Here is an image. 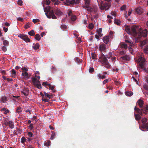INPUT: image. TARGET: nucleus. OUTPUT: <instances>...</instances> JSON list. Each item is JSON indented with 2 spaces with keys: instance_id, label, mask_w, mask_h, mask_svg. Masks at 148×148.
I'll list each match as a JSON object with an SVG mask.
<instances>
[{
  "instance_id": "23",
  "label": "nucleus",
  "mask_w": 148,
  "mask_h": 148,
  "mask_svg": "<svg viewBox=\"0 0 148 148\" xmlns=\"http://www.w3.org/2000/svg\"><path fill=\"white\" fill-rule=\"evenodd\" d=\"M42 100L43 101H44L45 102H47L49 101V99L47 98V97H46L45 96H44V95H42Z\"/></svg>"
},
{
  "instance_id": "48",
  "label": "nucleus",
  "mask_w": 148,
  "mask_h": 148,
  "mask_svg": "<svg viewBox=\"0 0 148 148\" xmlns=\"http://www.w3.org/2000/svg\"><path fill=\"white\" fill-rule=\"evenodd\" d=\"M144 51L145 53L148 54V47H147L144 48Z\"/></svg>"
},
{
  "instance_id": "9",
  "label": "nucleus",
  "mask_w": 148,
  "mask_h": 148,
  "mask_svg": "<svg viewBox=\"0 0 148 148\" xmlns=\"http://www.w3.org/2000/svg\"><path fill=\"white\" fill-rule=\"evenodd\" d=\"M18 37L22 39L26 42H30V39L26 35L20 34L18 35Z\"/></svg>"
},
{
  "instance_id": "61",
  "label": "nucleus",
  "mask_w": 148,
  "mask_h": 148,
  "mask_svg": "<svg viewBox=\"0 0 148 148\" xmlns=\"http://www.w3.org/2000/svg\"><path fill=\"white\" fill-rule=\"evenodd\" d=\"M132 10H129L128 13V16H130L131 15L132 12Z\"/></svg>"
},
{
  "instance_id": "57",
  "label": "nucleus",
  "mask_w": 148,
  "mask_h": 148,
  "mask_svg": "<svg viewBox=\"0 0 148 148\" xmlns=\"http://www.w3.org/2000/svg\"><path fill=\"white\" fill-rule=\"evenodd\" d=\"M50 0H46L45 4L47 5H48L50 4Z\"/></svg>"
},
{
  "instance_id": "30",
  "label": "nucleus",
  "mask_w": 148,
  "mask_h": 148,
  "mask_svg": "<svg viewBox=\"0 0 148 148\" xmlns=\"http://www.w3.org/2000/svg\"><path fill=\"white\" fill-rule=\"evenodd\" d=\"M28 34L31 36H34L35 34L34 30H32L31 31L28 32Z\"/></svg>"
},
{
  "instance_id": "36",
  "label": "nucleus",
  "mask_w": 148,
  "mask_h": 148,
  "mask_svg": "<svg viewBox=\"0 0 148 148\" xmlns=\"http://www.w3.org/2000/svg\"><path fill=\"white\" fill-rule=\"evenodd\" d=\"M64 3L65 4H67V5H69V4H72V3L71 2V1L66 0V1H65L64 2Z\"/></svg>"
},
{
  "instance_id": "53",
  "label": "nucleus",
  "mask_w": 148,
  "mask_h": 148,
  "mask_svg": "<svg viewBox=\"0 0 148 148\" xmlns=\"http://www.w3.org/2000/svg\"><path fill=\"white\" fill-rule=\"evenodd\" d=\"M30 27V24L29 23H27L25 26V28L26 29Z\"/></svg>"
},
{
  "instance_id": "50",
  "label": "nucleus",
  "mask_w": 148,
  "mask_h": 148,
  "mask_svg": "<svg viewBox=\"0 0 148 148\" xmlns=\"http://www.w3.org/2000/svg\"><path fill=\"white\" fill-rule=\"evenodd\" d=\"M126 8V6L125 5H123L121 8V10H125Z\"/></svg>"
},
{
  "instance_id": "37",
  "label": "nucleus",
  "mask_w": 148,
  "mask_h": 148,
  "mask_svg": "<svg viewBox=\"0 0 148 148\" xmlns=\"http://www.w3.org/2000/svg\"><path fill=\"white\" fill-rule=\"evenodd\" d=\"M44 96H45L46 97H47L49 99L51 98V96L49 95L48 93H46V92H44Z\"/></svg>"
},
{
  "instance_id": "1",
  "label": "nucleus",
  "mask_w": 148,
  "mask_h": 148,
  "mask_svg": "<svg viewBox=\"0 0 148 148\" xmlns=\"http://www.w3.org/2000/svg\"><path fill=\"white\" fill-rule=\"evenodd\" d=\"M125 30L128 34L132 35L137 39L142 36L146 37L148 34L147 29H145L142 31L141 28H139V27L136 26H133L131 27L127 26L125 27Z\"/></svg>"
},
{
  "instance_id": "42",
  "label": "nucleus",
  "mask_w": 148,
  "mask_h": 148,
  "mask_svg": "<svg viewBox=\"0 0 148 148\" xmlns=\"http://www.w3.org/2000/svg\"><path fill=\"white\" fill-rule=\"evenodd\" d=\"M71 16V18L72 21H75L76 19V16L74 15H72Z\"/></svg>"
},
{
  "instance_id": "39",
  "label": "nucleus",
  "mask_w": 148,
  "mask_h": 148,
  "mask_svg": "<svg viewBox=\"0 0 148 148\" xmlns=\"http://www.w3.org/2000/svg\"><path fill=\"white\" fill-rule=\"evenodd\" d=\"M123 60H129L130 59V58L129 57L127 56H125L123 57H121Z\"/></svg>"
},
{
  "instance_id": "52",
  "label": "nucleus",
  "mask_w": 148,
  "mask_h": 148,
  "mask_svg": "<svg viewBox=\"0 0 148 148\" xmlns=\"http://www.w3.org/2000/svg\"><path fill=\"white\" fill-rule=\"evenodd\" d=\"M143 87L145 89L148 90V85L147 84H144L143 86Z\"/></svg>"
},
{
  "instance_id": "4",
  "label": "nucleus",
  "mask_w": 148,
  "mask_h": 148,
  "mask_svg": "<svg viewBox=\"0 0 148 148\" xmlns=\"http://www.w3.org/2000/svg\"><path fill=\"white\" fill-rule=\"evenodd\" d=\"M143 54L141 53H139L138 54V59L137 61L139 62V65L140 67L143 69L145 70V71L148 73V68L147 69L145 68L144 63L145 62V58L143 57Z\"/></svg>"
},
{
  "instance_id": "5",
  "label": "nucleus",
  "mask_w": 148,
  "mask_h": 148,
  "mask_svg": "<svg viewBox=\"0 0 148 148\" xmlns=\"http://www.w3.org/2000/svg\"><path fill=\"white\" fill-rule=\"evenodd\" d=\"M110 0H104L103 1H101V4L99 5L100 9L101 10H108L110 7V4L109 1ZM115 1L118 2L119 0H115Z\"/></svg>"
},
{
  "instance_id": "49",
  "label": "nucleus",
  "mask_w": 148,
  "mask_h": 148,
  "mask_svg": "<svg viewBox=\"0 0 148 148\" xmlns=\"http://www.w3.org/2000/svg\"><path fill=\"white\" fill-rule=\"evenodd\" d=\"M121 47L122 48H123L125 49H126L127 48V45L123 43L121 45Z\"/></svg>"
},
{
  "instance_id": "25",
  "label": "nucleus",
  "mask_w": 148,
  "mask_h": 148,
  "mask_svg": "<svg viewBox=\"0 0 148 148\" xmlns=\"http://www.w3.org/2000/svg\"><path fill=\"white\" fill-rule=\"evenodd\" d=\"M147 119L145 118H143L141 120L142 123L145 126V124H147L146 123L147 122Z\"/></svg>"
},
{
  "instance_id": "34",
  "label": "nucleus",
  "mask_w": 148,
  "mask_h": 148,
  "mask_svg": "<svg viewBox=\"0 0 148 148\" xmlns=\"http://www.w3.org/2000/svg\"><path fill=\"white\" fill-rule=\"evenodd\" d=\"M3 44L5 46H8L9 45V42L8 41L6 40H4L3 41Z\"/></svg>"
},
{
  "instance_id": "59",
  "label": "nucleus",
  "mask_w": 148,
  "mask_h": 148,
  "mask_svg": "<svg viewBox=\"0 0 148 148\" xmlns=\"http://www.w3.org/2000/svg\"><path fill=\"white\" fill-rule=\"evenodd\" d=\"M94 71V69L93 68L90 67L89 69V71L90 73H92Z\"/></svg>"
},
{
  "instance_id": "7",
  "label": "nucleus",
  "mask_w": 148,
  "mask_h": 148,
  "mask_svg": "<svg viewBox=\"0 0 148 148\" xmlns=\"http://www.w3.org/2000/svg\"><path fill=\"white\" fill-rule=\"evenodd\" d=\"M134 110L135 112H137L142 115H143V113L145 114H147L148 112V105H146L145 108L141 110H140L135 107L134 108Z\"/></svg>"
},
{
  "instance_id": "63",
  "label": "nucleus",
  "mask_w": 148,
  "mask_h": 148,
  "mask_svg": "<svg viewBox=\"0 0 148 148\" xmlns=\"http://www.w3.org/2000/svg\"><path fill=\"white\" fill-rule=\"evenodd\" d=\"M1 73L3 75H5V71L4 70H1Z\"/></svg>"
},
{
  "instance_id": "27",
  "label": "nucleus",
  "mask_w": 148,
  "mask_h": 148,
  "mask_svg": "<svg viewBox=\"0 0 148 148\" xmlns=\"http://www.w3.org/2000/svg\"><path fill=\"white\" fill-rule=\"evenodd\" d=\"M35 39L37 40H40L41 37L40 34H36L35 36Z\"/></svg>"
},
{
  "instance_id": "47",
  "label": "nucleus",
  "mask_w": 148,
  "mask_h": 148,
  "mask_svg": "<svg viewBox=\"0 0 148 148\" xmlns=\"http://www.w3.org/2000/svg\"><path fill=\"white\" fill-rule=\"evenodd\" d=\"M40 21V20L38 19H34L33 20V22L36 23Z\"/></svg>"
},
{
  "instance_id": "51",
  "label": "nucleus",
  "mask_w": 148,
  "mask_h": 148,
  "mask_svg": "<svg viewBox=\"0 0 148 148\" xmlns=\"http://www.w3.org/2000/svg\"><path fill=\"white\" fill-rule=\"evenodd\" d=\"M2 50L3 51L5 52L7 51V48L5 46H3L1 47Z\"/></svg>"
},
{
  "instance_id": "15",
  "label": "nucleus",
  "mask_w": 148,
  "mask_h": 148,
  "mask_svg": "<svg viewBox=\"0 0 148 148\" xmlns=\"http://www.w3.org/2000/svg\"><path fill=\"white\" fill-rule=\"evenodd\" d=\"M102 29L101 28L97 29L96 30L97 33L99 35L100 37H101L103 36V34L101 33Z\"/></svg>"
},
{
  "instance_id": "13",
  "label": "nucleus",
  "mask_w": 148,
  "mask_h": 148,
  "mask_svg": "<svg viewBox=\"0 0 148 148\" xmlns=\"http://www.w3.org/2000/svg\"><path fill=\"white\" fill-rule=\"evenodd\" d=\"M125 42L127 43H129L130 47L129 48V50L130 51L131 53V54H132V51H133V49L132 48V47L133 45L132 43V42L130 41L129 40H125Z\"/></svg>"
},
{
  "instance_id": "12",
  "label": "nucleus",
  "mask_w": 148,
  "mask_h": 148,
  "mask_svg": "<svg viewBox=\"0 0 148 148\" xmlns=\"http://www.w3.org/2000/svg\"><path fill=\"white\" fill-rule=\"evenodd\" d=\"M99 49L101 52L105 51L106 49V45L102 44L99 46Z\"/></svg>"
},
{
  "instance_id": "45",
  "label": "nucleus",
  "mask_w": 148,
  "mask_h": 148,
  "mask_svg": "<svg viewBox=\"0 0 148 148\" xmlns=\"http://www.w3.org/2000/svg\"><path fill=\"white\" fill-rule=\"evenodd\" d=\"M92 55V58L93 59H96V55L95 54L93 53H92L91 54Z\"/></svg>"
},
{
  "instance_id": "28",
  "label": "nucleus",
  "mask_w": 148,
  "mask_h": 148,
  "mask_svg": "<svg viewBox=\"0 0 148 148\" xmlns=\"http://www.w3.org/2000/svg\"><path fill=\"white\" fill-rule=\"evenodd\" d=\"M135 119L136 120H139L141 119V117L138 114H135Z\"/></svg>"
},
{
  "instance_id": "8",
  "label": "nucleus",
  "mask_w": 148,
  "mask_h": 148,
  "mask_svg": "<svg viewBox=\"0 0 148 148\" xmlns=\"http://www.w3.org/2000/svg\"><path fill=\"white\" fill-rule=\"evenodd\" d=\"M21 70L22 72V75L24 78L28 79L30 78V75L27 73L28 69L27 68L24 67H22Z\"/></svg>"
},
{
  "instance_id": "20",
  "label": "nucleus",
  "mask_w": 148,
  "mask_h": 148,
  "mask_svg": "<svg viewBox=\"0 0 148 148\" xmlns=\"http://www.w3.org/2000/svg\"><path fill=\"white\" fill-rule=\"evenodd\" d=\"M136 12L137 14H140L142 12V9L140 7H138L136 9Z\"/></svg>"
},
{
  "instance_id": "11",
  "label": "nucleus",
  "mask_w": 148,
  "mask_h": 148,
  "mask_svg": "<svg viewBox=\"0 0 148 148\" xmlns=\"http://www.w3.org/2000/svg\"><path fill=\"white\" fill-rule=\"evenodd\" d=\"M55 14L58 16H60L63 14V13L58 9H57L54 10Z\"/></svg>"
},
{
  "instance_id": "35",
  "label": "nucleus",
  "mask_w": 148,
  "mask_h": 148,
  "mask_svg": "<svg viewBox=\"0 0 148 148\" xmlns=\"http://www.w3.org/2000/svg\"><path fill=\"white\" fill-rule=\"evenodd\" d=\"M22 112L21 108L20 107H19L17 108L16 110V112L18 113H19Z\"/></svg>"
},
{
  "instance_id": "18",
  "label": "nucleus",
  "mask_w": 148,
  "mask_h": 148,
  "mask_svg": "<svg viewBox=\"0 0 148 148\" xmlns=\"http://www.w3.org/2000/svg\"><path fill=\"white\" fill-rule=\"evenodd\" d=\"M1 110L4 112L3 113L5 114H7L10 112V111L5 108H3L1 109Z\"/></svg>"
},
{
  "instance_id": "41",
  "label": "nucleus",
  "mask_w": 148,
  "mask_h": 148,
  "mask_svg": "<svg viewBox=\"0 0 148 148\" xmlns=\"http://www.w3.org/2000/svg\"><path fill=\"white\" fill-rule=\"evenodd\" d=\"M98 76L100 79H103L105 78V75H101L100 74L98 75Z\"/></svg>"
},
{
  "instance_id": "31",
  "label": "nucleus",
  "mask_w": 148,
  "mask_h": 148,
  "mask_svg": "<svg viewBox=\"0 0 148 148\" xmlns=\"http://www.w3.org/2000/svg\"><path fill=\"white\" fill-rule=\"evenodd\" d=\"M114 23L117 25H119L121 23V21L120 20L115 19L114 20Z\"/></svg>"
},
{
  "instance_id": "58",
  "label": "nucleus",
  "mask_w": 148,
  "mask_h": 148,
  "mask_svg": "<svg viewBox=\"0 0 148 148\" xmlns=\"http://www.w3.org/2000/svg\"><path fill=\"white\" fill-rule=\"evenodd\" d=\"M55 136V133H53L52 134L51 137L50 138V139L51 140L53 139L54 138V137Z\"/></svg>"
},
{
  "instance_id": "6",
  "label": "nucleus",
  "mask_w": 148,
  "mask_h": 148,
  "mask_svg": "<svg viewBox=\"0 0 148 148\" xmlns=\"http://www.w3.org/2000/svg\"><path fill=\"white\" fill-rule=\"evenodd\" d=\"M40 77L36 74L35 75V77H32V82L35 86H36L39 89L42 88L40 84V83L39 80L40 79Z\"/></svg>"
},
{
  "instance_id": "16",
  "label": "nucleus",
  "mask_w": 148,
  "mask_h": 148,
  "mask_svg": "<svg viewBox=\"0 0 148 148\" xmlns=\"http://www.w3.org/2000/svg\"><path fill=\"white\" fill-rule=\"evenodd\" d=\"M109 39L110 38L108 36H106L103 38V41L106 44H107L108 43Z\"/></svg>"
},
{
  "instance_id": "22",
  "label": "nucleus",
  "mask_w": 148,
  "mask_h": 148,
  "mask_svg": "<svg viewBox=\"0 0 148 148\" xmlns=\"http://www.w3.org/2000/svg\"><path fill=\"white\" fill-rule=\"evenodd\" d=\"M148 43V41L147 40H144L140 42L141 47L147 44Z\"/></svg>"
},
{
  "instance_id": "46",
  "label": "nucleus",
  "mask_w": 148,
  "mask_h": 148,
  "mask_svg": "<svg viewBox=\"0 0 148 148\" xmlns=\"http://www.w3.org/2000/svg\"><path fill=\"white\" fill-rule=\"evenodd\" d=\"M68 14L69 16H71L72 15V11L71 10H68Z\"/></svg>"
},
{
  "instance_id": "21",
  "label": "nucleus",
  "mask_w": 148,
  "mask_h": 148,
  "mask_svg": "<svg viewBox=\"0 0 148 148\" xmlns=\"http://www.w3.org/2000/svg\"><path fill=\"white\" fill-rule=\"evenodd\" d=\"M32 47L34 49L36 50L39 48V45L38 43L34 44Z\"/></svg>"
},
{
  "instance_id": "64",
  "label": "nucleus",
  "mask_w": 148,
  "mask_h": 148,
  "mask_svg": "<svg viewBox=\"0 0 148 148\" xmlns=\"http://www.w3.org/2000/svg\"><path fill=\"white\" fill-rule=\"evenodd\" d=\"M61 27L62 29H65L66 28V27L65 25H62L61 26Z\"/></svg>"
},
{
  "instance_id": "56",
  "label": "nucleus",
  "mask_w": 148,
  "mask_h": 148,
  "mask_svg": "<svg viewBox=\"0 0 148 148\" xmlns=\"http://www.w3.org/2000/svg\"><path fill=\"white\" fill-rule=\"evenodd\" d=\"M29 128L31 130H32L33 128V125L32 124H31L29 126Z\"/></svg>"
},
{
  "instance_id": "14",
  "label": "nucleus",
  "mask_w": 148,
  "mask_h": 148,
  "mask_svg": "<svg viewBox=\"0 0 148 148\" xmlns=\"http://www.w3.org/2000/svg\"><path fill=\"white\" fill-rule=\"evenodd\" d=\"M21 93L26 96L29 94V90L27 88H25L21 91Z\"/></svg>"
},
{
  "instance_id": "32",
  "label": "nucleus",
  "mask_w": 148,
  "mask_h": 148,
  "mask_svg": "<svg viewBox=\"0 0 148 148\" xmlns=\"http://www.w3.org/2000/svg\"><path fill=\"white\" fill-rule=\"evenodd\" d=\"M1 101L3 103H6L8 100L6 97L4 96L3 97L1 98Z\"/></svg>"
},
{
  "instance_id": "17",
  "label": "nucleus",
  "mask_w": 148,
  "mask_h": 148,
  "mask_svg": "<svg viewBox=\"0 0 148 148\" xmlns=\"http://www.w3.org/2000/svg\"><path fill=\"white\" fill-rule=\"evenodd\" d=\"M137 103L140 107L141 108L143 105L144 102L142 100L139 99L137 101Z\"/></svg>"
},
{
  "instance_id": "38",
  "label": "nucleus",
  "mask_w": 148,
  "mask_h": 148,
  "mask_svg": "<svg viewBox=\"0 0 148 148\" xmlns=\"http://www.w3.org/2000/svg\"><path fill=\"white\" fill-rule=\"evenodd\" d=\"M114 83L117 86H119L121 85V82L120 81L116 80L114 81Z\"/></svg>"
},
{
  "instance_id": "55",
  "label": "nucleus",
  "mask_w": 148,
  "mask_h": 148,
  "mask_svg": "<svg viewBox=\"0 0 148 148\" xmlns=\"http://www.w3.org/2000/svg\"><path fill=\"white\" fill-rule=\"evenodd\" d=\"M111 14L112 16H116V12L115 11L112 12H111Z\"/></svg>"
},
{
  "instance_id": "40",
  "label": "nucleus",
  "mask_w": 148,
  "mask_h": 148,
  "mask_svg": "<svg viewBox=\"0 0 148 148\" xmlns=\"http://www.w3.org/2000/svg\"><path fill=\"white\" fill-rule=\"evenodd\" d=\"M48 86L49 87V90H53L54 89V86H52L51 84H48Z\"/></svg>"
},
{
  "instance_id": "3",
  "label": "nucleus",
  "mask_w": 148,
  "mask_h": 148,
  "mask_svg": "<svg viewBox=\"0 0 148 148\" xmlns=\"http://www.w3.org/2000/svg\"><path fill=\"white\" fill-rule=\"evenodd\" d=\"M102 65L106 68L109 69L110 67V65L108 62V60L104 54L102 53L100 56L98 60Z\"/></svg>"
},
{
  "instance_id": "62",
  "label": "nucleus",
  "mask_w": 148,
  "mask_h": 148,
  "mask_svg": "<svg viewBox=\"0 0 148 148\" xmlns=\"http://www.w3.org/2000/svg\"><path fill=\"white\" fill-rule=\"evenodd\" d=\"M111 59L113 62H115L116 60V57H112L111 58Z\"/></svg>"
},
{
  "instance_id": "60",
  "label": "nucleus",
  "mask_w": 148,
  "mask_h": 148,
  "mask_svg": "<svg viewBox=\"0 0 148 148\" xmlns=\"http://www.w3.org/2000/svg\"><path fill=\"white\" fill-rule=\"evenodd\" d=\"M60 3V2L58 1H56L54 3V5H58Z\"/></svg>"
},
{
  "instance_id": "10",
  "label": "nucleus",
  "mask_w": 148,
  "mask_h": 148,
  "mask_svg": "<svg viewBox=\"0 0 148 148\" xmlns=\"http://www.w3.org/2000/svg\"><path fill=\"white\" fill-rule=\"evenodd\" d=\"M84 1L85 4L84 7L86 8L88 10L91 11L92 10V8L89 6L90 0H84Z\"/></svg>"
},
{
  "instance_id": "19",
  "label": "nucleus",
  "mask_w": 148,
  "mask_h": 148,
  "mask_svg": "<svg viewBox=\"0 0 148 148\" xmlns=\"http://www.w3.org/2000/svg\"><path fill=\"white\" fill-rule=\"evenodd\" d=\"M8 125L9 126L11 129H12L14 128V125L12 121H9L8 123Z\"/></svg>"
},
{
  "instance_id": "29",
  "label": "nucleus",
  "mask_w": 148,
  "mask_h": 148,
  "mask_svg": "<svg viewBox=\"0 0 148 148\" xmlns=\"http://www.w3.org/2000/svg\"><path fill=\"white\" fill-rule=\"evenodd\" d=\"M94 26L93 23H90L88 25V28L89 29H92L94 27Z\"/></svg>"
},
{
  "instance_id": "54",
  "label": "nucleus",
  "mask_w": 148,
  "mask_h": 148,
  "mask_svg": "<svg viewBox=\"0 0 148 148\" xmlns=\"http://www.w3.org/2000/svg\"><path fill=\"white\" fill-rule=\"evenodd\" d=\"M28 136L29 137H32L33 136V134L32 132H29L28 133Z\"/></svg>"
},
{
  "instance_id": "2",
  "label": "nucleus",
  "mask_w": 148,
  "mask_h": 148,
  "mask_svg": "<svg viewBox=\"0 0 148 148\" xmlns=\"http://www.w3.org/2000/svg\"><path fill=\"white\" fill-rule=\"evenodd\" d=\"M44 10L45 12V14L47 17L49 18H52L56 19L57 18L55 15L52 8L50 6H49L44 8Z\"/></svg>"
},
{
  "instance_id": "26",
  "label": "nucleus",
  "mask_w": 148,
  "mask_h": 148,
  "mask_svg": "<svg viewBox=\"0 0 148 148\" xmlns=\"http://www.w3.org/2000/svg\"><path fill=\"white\" fill-rule=\"evenodd\" d=\"M50 143L51 141L50 140H47L45 141L44 145L46 146L49 147L50 145Z\"/></svg>"
},
{
  "instance_id": "24",
  "label": "nucleus",
  "mask_w": 148,
  "mask_h": 148,
  "mask_svg": "<svg viewBox=\"0 0 148 148\" xmlns=\"http://www.w3.org/2000/svg\"><path fill=\"white\" fill-rule=\"evenodd\" d=\"M133 92L131 91H127L125 92L126 95L128 96H131L133 95Z\"/></svg>"
},
{
  "instance_id": "33",
  "label": "nucleus",
  "mask_w": 148,
  "mask_h": 148,
  "mask_svg": "<svg viewBox=\"0 0 148 148\" xmlns=\"http://www.w3.org/2000/svg\"><path fill=\"white\" fill-rule=\"evenodd\" d=\"M11 74L12 77H14L16 75V72L15 71L14 69L12 70L11 71Z\"/></svg>"
},
{
  "instance_id": "43",
  "label": "nucleus",
  "mask_w": 148,
  "mask_h": 148,
  "mask_svg": "<svg viewBox=\"0 0 148 148\" xmlns=\"http://www.w3.org/2000/svg\"><path fill=\"white\" fill-rule=\"evenodd\" d=\"M26 139L24 137H23L21 138V142L22 143H23L26 141Z\"/></svg>"
},
{
  "instance_id": "44",
  "label": "nucleus",
  "mask_w": 148,
  "mask_h": 148,
  "mask_svg": "<svg viewBox=\"0 0 148 148\" xmlns=\"http://www.w3.org/2000/svg\"><path fill=\"white\" fill-rule=\"evenodd\" d=\"M23 2L21 0H18V4L20 5L21 6L23 5Z\"/></svg>"
}]
</instances>
